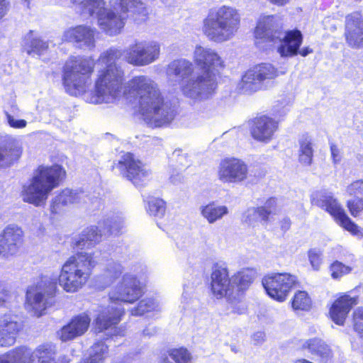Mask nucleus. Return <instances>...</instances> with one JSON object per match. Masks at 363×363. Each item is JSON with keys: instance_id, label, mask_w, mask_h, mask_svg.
Instances as JSON below:
<instances>
[{"instance_id": "nucleus-64", "label": "nucleus", "mask_w": 363, "mask_h": 363, "mask_svg": "<svg viewBox=\"0 0 363 363\" xmlns=\"http://www.w3.org/2000/svg\"><path fill=\"white\" fill-rule=\"evenodd\" d=\"M150 330V329H149V328H147V329L144 330H143V334H144L145 335H153V334L155 333V330H152V331H151V332H150V331H149Z\"/></svg>"}, {"instance_id": "nucleus-60", "label": "nucleus", "mask_w": 363, "mask_h": 363, "mask_svg": "<svg viewBox=\"0 0 363 363\" xmlns=\"http://www.w3.org/2000/svg\"><path fill=\"white\" fill-rule=\"evenodd\" d=\"M158 363H173L169 359L168 352L167 353L162 354L158 360Z\"/></svg>"}, {"instance_id": "nucleus-62", "label": "nucleus", "mask_w": 363, "mask_h": 363, "mask_svg": "<svg viewBox=\"0 0 363 363\" xmlns=\"http://www.w3.org/2000/svg\"><path fill=\"white\" fill-rule=\"evenodd\" d=\"M313 52L312 49H311L310 48L308 47H306V48H302L300 51H299V54L303 56V57H306L307 56L308 54L311 53Z\"/></svg>"}, {"instance_id": "nucleus-55", "label": "nucleus", "mask_w": 363, "mask_h": 363, "mask_svg": "<svg viewBox=\"0 0 363 363\" xmlns=\"http://www.w3.org/2000/svg\"><path fill=\"white\" fill-rule=\"evenodd\" d=\"M347 207L353 216H357L359 213L363 211V200L355 199L347 202Z\"/></svg>"}, {"instance_id": "nucleus-10", "label": "nucleus", "mask_w": 363, "mask_h": 363, "mask_svg": "<svg viewBox=\"0 0 363 363\" xmlns=\"http://www.w3.org/2000/svg\"><path fill=\"white\" fill-rule=\"evenodd\" d=\"M55 346L51 343L39 345L34 351L26 346L16 347L0 355V363H55Z\"/></svg>"}, {"instance_id": "nucleus-5", "label": "nucleus", "mask_w": 363, "mask_h": 363, "mask_svg": "<svg viewBox=\"0 0 363 363\" xmlns=\"http://www.w3.org/2000/svg\"><path fill=\"white\" fill-rule=\"evenodd\" d=\"M96 264L94 253L78 252L62 265L58 278L59 285L67 292L77 291L86 283Z\"/></svg>"}, {"instance_id": "nucleus-33", "label": "nucleus", "mask_w": 363, "mask_h": 363, "mask_svg": "<svg viewBox=\"0 0 363 363\" xmlns=\"http://www.w3.org/2000/svg\"><path fill=\"white\" fill-rule=\"evenodd\" d=\"M278 212L277 200L274 198L269 199L264 206L257 208H249L245 213V221L252 223L257 218L264 222L270 220V216Z\"/></svg>"}, {"instance_id": "nucleus-38", "label": "nucleus", "mask_w": 363, "mask_h": 363, "mask_svg": "<svg viewBox=\"0 0 363 363\" xmlns=\"http://www.w3.org/2000/svg\"><path fill=\"white\" fill-rule=\"evenodd\" d=\"M298 160L301 164L309 166L313 157V139L307 134L303 135L299 140Z\"/></svg>"}, {"instance_id": "nucleus-31", "label": "nucleus", "mask_w": 363, "mask_h": 363, "mask_svg": "<svg viewBox=\"0 0 363 363\" xmlns=\"http://www.w3.org/2000/svg\"><path fill=\"white\" fill-rule=\"evenodd\" d=\"M358 303L357 297L344 294L337 298L330 309V315L333 321L339 325H343L351 308Z\"/></svg>"}, {"instance_id": "nucleus-7", "label": "nucleus", "mask_w": 363, "mask_h": 363, "mask_svg": "<svg viewBox=\"0 0 363 363\" xmlns=\"http://www.w3.org/2000/svg\"><path fill=\"white\" fill-rule=\"evenodd\" d=\"M127 13L145 16V4L140 0H121L118 5L113 9H106L98 19L99 28L106 34L113 36L119 34L123 28Z\"/></svg>"}, {"instance_id": "nucleus-47", "label": "nucleus", "mask_w": 363, "mask_h": 363, "mask_svg": "<svg viewBox=\"0 0 363 363\" xmlns=\"http://www.w3.org/2000/svg\"><path fill=\"white\" fill-rule=\"evenodd\" d=\"M169 356L175 363H189L191 355L186 349H172L168 351Z\"/></svg>"}, {"instance_id": "nucleus-1", "label": "nucleus", "mask_w": 363, "mask_h": 363, "mask_svg": "<svg viewBox=\"0 0 363 363\" xmlns=\"http://www.w3.org/2000/svg\"><path fill=\"white\" fill-rule=\"evenodd\" d=\"M121 56L122 52L115 48L101 53L97 60L100 69L90 102L115 104L123 96L137 97L138 113L147 125L158 128L169 124L174 118L175 111L171 104L164 101L155 81L147 76H137L128 82L124 89V70L118 63Z\"/></svg>"}, {"instance_id": "nucleus-46", "label": "nucleus", "mask_w": 363, "mask_h": 363, "mask_svg": "<svg viewBox=\"0 0 363 363\" xmlns=\"http://www.w3.org/2000/svg\"><path fill=\"white\" fill-rule=\"evenodd\" d=\"M312 301L308 293L305 291H298L295 293L291 306L294 311H308L311 308Z\"/></svg>"}, {"instance_id": "nucleus-13", "label": "nucleus", "mask_w": 363, "mask_h": 363, "mask_svg": "<svg viewBox=\"0 0 363 363\" xmlns=\"http://www.w3.org/2000/svg\"><path fill=\"white\" fill-rule=\"evenodd\" d=\"M128 63L138 67L150 65L160 55V44L155 40H136L124 51Z\"/></svg>"}, {"instance_id": "nucleus-14", "label": "nucleus", "mask_w": 363, "mask_h": 363, "mask_svg": "<svg viewBox=\"0 0 363 363\" xmlns=\"http://www.w3.org/2000/svg\"><path fill=\"white\" fill-rule=\"evenodd\" d=\"M262 282L272 298L283 302L297 284V277L290 273H274L265 276Z\"/></svg>"}, {"instance_id": "nucleus-56", "label": "nucleus", "mask_w": 363, "mask_h": 363, "mask_svg": "<svg viewBox=\"0 0 363 363\" xmlns=\"http://www.w3.org/2000/svg\"><path fill=\"white\" fill-rule=\"evenodd\" d=\"M330 152L333 162L337 164L340 162L342 159V154L338 146L334 143L330 144Z\"/></svg>"}, {"instance_id": "nucleus-40", "label": "nucleus", "mask_w": 363, "mask_h": 363, "mask_svg": "<svg viewBox=\"0 0 363 363\" xmlns=\"http://www.w3.org/2000/svg\"><path fill=\"white\" fill-rule=\"evenodd\" d=\"M262 88V84L260 83L254 73L248 69L242 77L240 82L238 84V90L243 94H250L260 90Z\"/></svg>"}, {"instance_id": "nucleus-28", "label": "nucleus", "mask_w": 363, "mask_h": 363, "mask_svg": "<svg viewBox=\"0 0 363 363\" xmlns=\"http://www.w3.org/2000/svg\"><path fill=\"white\" fill-rule=\"evenodd\" d=\"M194 72L192 62L184 58L172 60L166 69L168 80L180 86Z\"/></svg>"}, {"instance_id": "nucleus-50", "label": "nucleus", "mask_w": 363, "mask_h": 363, "mask_svg": "<svg viewBox=\"0 0 363 363\" xmlns=\"http://www.w3.org/2000/svg\"><path fill=\"white\" fill-rule=\"evenodd\" d=\"M353 328L359 335L363 336V307H358L353 312Z\"/></svg>"}, {"instance_id": "nucleus-41", "label": "nucleus", "mask_w": 363, "mask_h": 363, "mask_svg": "<svg viewBox=\"0 0 363 363\" xmlns=\"http://www.w3.org/2000/svg\"><path fill=\"white\" fill-rule=\"evenodd\" d=\"M303 348L308 349L314 356L327 360L330 357L331 350L330 347L320 339L308 340L303 345Z\"/></svg>"}, {"instance_id": "nucleus-35", "label": "nucleus", "mask_w": 363, "mask_h": 363, "mask_svg": "<svg viewBox=\"0 0 363 363\" xmlns=\"http://www.w3.org/2000/svg\"><path fill=\"white\" fill-rule=\"evenodd\" d=\"M137 189L141 191L143 201L147 203L146 210L147 213L153 216L162 217L166 211V203L163 199L153 197L143 190L145 186L143 183H137Z\"/></svg>"}, {"instance_id": "nucleus-52", "label": "nucleus", "mask_w": 363, "mask_h": 363, "mask_svg": "<svg viewBox=\"0 0 363 363\" xmlns=\"http://www.w3.org/2000/svg\"><path fill=\"white\" fill-rule=\"evenodd\" d=\"M59 195L65 196L63 198L66 202L62 203V204L66 206L72 203H79L83 196L68 189L63 190Z\"/></svg>"}, {"instance_id": "nucleus-15", "label": "nucleus", "mask_w": 363, "mask_h": 363, "mask_svg": "<svg viewBox=\"0 0 363 363\" xmlns=\"http://www.w3.org/2000/svg\"><path fill=\"white\" fill-rule=\"evenodd\" d=\"M256 277V270L252 268L242 269L230 277L231 287H233L235 301V305H233V313L238 314L245 313L246 305L243 301V295Z\"/></svg>"}, {"instance_id": "nucleus-18", "label": "nucleus", "mask_w": 363, "mask_h": 363, "mask_svg": "<svg viewBox=\"0 0 363 363\" xmlns=\"http://www.w3.org/2000/svg\"><path fill=\"white\" fill-rule=\"evenodd\" d=\"M23 231L15 225H8L0 235V256L4 258L16 255L22 244Z\"/></svg>"}, {"instance_id": "nucleus-22", "label": "nucleus", "mask_w": 363, "mask_h": 363, "mask_svg": "<svg viewBox=\"0 0 363 363\" xmlns=\"http://www.w3.org/2000/svg\"><path fill=\"white\" fill-rule=\"evenodd\" d=\"M277 129V121L270 117L262 116L252 121L250 133L255 140L268 143L272 140Z\"/></svg>"}, {"instance_id": "nucleus-2", "label": "nucleus", "mask_w": 363, "mask_h": 363, "mask_svg": "<svg viewBox=\"0 0 363 363\" xmlns=\"http://www.w3.org/2000/svg\"><path fill=\"white\" fill-rule=\"evenodd\" d=\"M145 284L135 274H125L122 279L109 291L111 303L100 306L94 320L95 330L99 333L108 331L111 336H123L125 330L117 328L124 313V309L117 302L133 303L144 294Z\"/></svg>"}, {"instance_id": "nucleus-49", "label": "nucleus", "mask_w": 363, "mask_h": 363, "mask_svg": "<svg viewBox=\"0 0 363 363\" xmlns=\"http://www.w3.org/2000/svg\"><path fill=\"white\" fill-rule=\"evenodd\" d=\"M330 269L331 272V276L333 279H339L351 272V268L350 267L346 266L338 261L334 262L330 265Z\"/></svg>"}, {"instance_id": "nucleus-58", "label": "nucleus", "mask_w": 363, "mask_h": 363, "mask_svg": "<svg viewBox=\"0 0 363 363\" xmlns=\"http://www.w3.org/2000/svg\"><path fill=\"white\" fill-rule=\"evenodd\" d=\"M291 226V220L288 218H284L281 221V228L284 231H286L289 229Z\"/></svg>"}, {"instance_id": "nucleus-29", "label": "nucleus", "mask_w": 363, "mask_h": 363, "mask_svg": "<svg viewBox=\"0 0 363 363\" xmlns=\"http://www.w3.org/2000/svg\"><path fill=\"white\" fill-rule=\"evenodd\" d=\"M22 153L18 143L9 135L0 136V168H6L17 161Z\"/></svg>"}, {"instance_id": "nucleus-30", "label": "nucleus", "mask_w": 363, "mask_h": 363, "mask_svg": "<svg viewBox=\"0 0 363 363\" xmlns=\"http://www.w3.org/2000/svg\"><path fill=\"white\" fill-rule=\"evenodd\" d=\"M116 167L129 180L141 179L148 173L146 167L130 152L124 153Z\"/></svg>"}, {"instance_id": "nucleus-8", "label": "nucleus", "mask_w": 363, "mask_h": 363, "mask_svg": "<svg viewBox=\"0 0 363 363\" xmlns=\"http://www.w3.org/2000/svg\"><path fill=\"white\" fill-rule=\"evenodd\" d=\"M57 289L55 281L50 277L43 276L35 286H30L26 291V307L39 317L43 312L54 303Z\"/></svg>"}, {"instance_id": "nucleus-20", "label": "nucleus", "mask_w": 363, "mask_h": 363, "mask_svg": "<svg viewBox=\"0 0 363 363\" xmlns=\"http://www.w3.org/2000/svg\"><path fill=\"white\" fill-rule=\"evenodd\" d=\"M23 328L18 317L11 313H5L0 316V347L13 346Z\"/></svg>"}, {"instance_id": "nucleus-26", "label": "nucleus", "mask_w": 363, "mask_h": 363, "mask_svg": "<svg viewBox=\"0 0 363 363\" xmlns=\"http://www.w3.org/2000/svg\"><path fill=\"white\" fill-rule=\"evenodd\" d=\"M218 174L221 179H234L242 182L247 177V167L240 159L226 157L220 163Z\"/></svg>"}, {"instance_id": "nucleus-12", "label": "nucleus", "mask_w": 363, "mask_h": 363, "mask_svg": "<svg viewBox=\"0 0 363 363\" xmlns=\"http://www.w3.org/2000/svg\"><path fill=\"white\" fill-rule=\"evenodd\" d=\"M311 199L313 204L328 211L343 228L354 235L363 237V230L350 220L330 192H317L312 195Z\"/></svg>"}, {"instance_id": "nucleus-27", "label": "nucleus", "mask_w": 363, "mask_h": 363, "mask_svg": "<svg viewBox=\"0 0 363 363\" xmlns=\"http://www.w3.org/2000/svg\"><path fill=\"white\" fill-rule=\"evenodd\" d=\"M345 36L351 47H363V18L359 12H354L346 16Z\"/></svg>"}, {"instance_id": "nucleus-48", "label": "nucleus", "mask_w": 363, "mask_h": 363, "mask_svg": "<svg viewBox=\"0 0 363 363\" xmlns=\"http://www.w3.org/2000/svg\"><path fill=\"white\" fill-rule=\"evenodd\" d=\"M18 108L17 106H12L11 113L7 111L5 112L7 122L10 127L13 128H23L26 126L27 122L23 119H16L14 116L17 115Z\"/></svg>"}, {"instance_id": "nucleus-54", "label": "nucleus", "mask_w": 363, "mask_h": 363, "mask_svg": "<svg viewBox=\"0 0 363 363\" xmlns=\"http://www.w3.org/2000/svg\"><path fill=\"white\" fill-rule=\"evenodd\" d=\"M64 195H58L52 201L50 206V211L53 214H60L65 210V205L62 203H65L66 201L64 199Z\"/></svg>"}, {"instance_id": "nucleus-34", "label": "nucleus", "mask_w": 363, "mask_h": 363, "mask_svg": "<svg viewBox=\"0 0 363 363\" xmlns=\"http://www.w3.org/2000/svg\"><path fill=\"white\" fill-rule=\"evenodd\" d=\"M75 6V9L81 15L92 16L96 15L97 20L101 13L106 9L104 0H69Z\"/></svg>"}, {"instance_id": "nucleus-19", "label": "nucleus", "mask_w": 363, "mask_h": 363, "mask_svg": "<svg viewBox=\"0 0 363 363\" xmlns=\"http://www.w3.org/2000/svg\"><path fill=\"white\" fill-rule=\"evenodd\" d=\"M96 28L88 26L80 25L72 27L64 31L62 40L74 43L80 48L92 50L95 48Z\"/></svg>"}, {"instance_id": "nucleus-23", "label": "nucleus", "mask_w": 363, "mask_h": 363, "mask_svg": "<svg viewBox=\"0 0 363 363\" xmlns=\"http://www.w3.org/2000/svg\"><path fill=\"white\" fill-rule=\"evenodd\" d=\"M90 322L89 316L85 313L74 316L57 332V336L62 342L74 340L87 331Z\"/></svg>"}, {"instance_id": "nucleus-53", "label": "nucleus", "mask_w": 363, "mask_h": 363, "mask_svg": "<svg viewBox=\"0 0 363 363\" xmlns=\"http://www.w3.org/2000/svg\"><path fill=\"white\" fill-rule=\"evenodd\" d=\"M12 298L13 295L9 291L6 286L0 281V308L7 307Z\"/></svg>"}, {"instance_id": "nucleus-36", "label": "nucleus", "mask_w": 363, "mask_h": 363, "mask_svg": "<svg viewBox=\"0 0 363 363\" xmlns=\"http://www.w3.org/2000/svg\"><path fill=\"white\" fill-rule=\"evenodd\" d=\"M123 272V266L115 261H109L106 264L103 274L99 277L98 283L100 287L106 288L118 279Z\"/></svg>"}, {"instance_id": "nucleus-45", "label": "nucleus", "mask_w": 363, "mask_h": 363, "mask_svg": "<svg viewBox=\"0 0 363 363\" xmlns=\"http://www.w3.org/2000/svg\"><path fill=\"white\" fill-rule=\"evenodd\" d=\"M107 352L108 347L103 342H96L89 349V356L84 363H101Z\"/></svg>"}, {"instance_id": "nucleus-59", "label": "nucleus", "mask_w": 363, "mask_h": 363, "mask_svg": "<svg viewBox=\"0 0 363 363\" xmlns=\"http://www.w3.org/2000/svg\"><path fill=\"white\" fill-rule=\"evenodd\" d=\"M289 111V104H287L286 106H284L281 109L279 108V106H277L275 111L277 112V116H281L285 115Z\"/></svg>"}, {"instance_id": "nucleus-39", "label": "nucleus", "mask_w": 363, "mask_h": 363, "mask_svg": "<svg viewBox=\"0 0 363 363\" xmlns=\"http://www.w3.org/2000/svg\"><path fill=\"white\" fill-rule=\"evenodd\" d=\"M201 213L209 223L212 224L227 215L228 213V208L225 206L211 203L201 207Z\"/></svg>"}, {"instance_id": "nucleus-61", "label": "nucleus", "mask_w": 363, "mask_h": 363, "mask_svg": "<svg viewBox=\"0 0 363 363\" xmlns=\"http://www.w3.org/2000/svg\"><path fill=\"white\" fill-rule=\"evenodd\" d=\"M6 12L5 0H0V18H1Z\"/></svg>"}, {"instance_id": "nucleus-63", "label": "nucleus", "mask_w": 363, "mask_h": 363, "mask_svg": "<svg viewBox=\"0 0 363 363\" xmlns=\"http://www.w3.org/2000/svg\"><path fill=\"white\" fill-rule=\"evenodd\" d=\"M145 9H147V8L145 7ZM146 11H147V9H146ZM127 14H128V16H132L133 18H135V20H140V18H138L137 16H138V17H142V19H143V18H144V17H145V16L147 15V13L145 16H142V15H139V14H133H133H132V13H127Z\"/></svg>"}, {"instance_id": "nucleus-57", "label": "nucleus", "mask_w": 363, "mask_h": 363, "mask_svg": "<svg viewBox=\"0 0 363 363\" xmlns=\"http://www.w3.org/2000/svg\"><path fill=\"white\" fill-rule=\"evenodd\" d=\"M264 333L262 332H257L255 333L253 336H252V339H253V341L256 343V344H259L261 342L263 341L264 340Z\"/></svg>"}, {"instance_id": "nucleus-4", "label": "nucleus", "mask_w": 363, "mask_h": 363, "mask_svg": "<svg viewBox=\"0 0 363 363\" xmlns=\"http://www.w3.org/2000/svg\"><path fill=\"white\" fill-rule=\"evenodd\" d=\"M240 24V15L232 6H221L209 11L203 21L202 30L211 41L223 43L231 40Z\"/></svg>"}, {"instance_id": "nucleus-44", "label": "nucleus", "mask_w": 363, "mask_h": 363, "mask_svg": "<svg viewBox=\"0 0 363 363\" xmlns=\"http://www.w3.org/2000/svg\"><path fill=\"white\" fill-rule=\"evenodd\" d=\"M160 309L159 302L153 298H145L139 301L136 307L130 310L132 315H142L145 313L158 311Z\"/></svg>"}, {"instance_id": "nucleus-37", "label": "nucleus", "mask_w": 363, "mask_h": 363, "mask_svg": "<svg viewBox=\"0 0 363 363\" xmlns=\"http://www.w3.org/2000/svg\"><path fill=\"white\" fill-rule=\"evenodd\" d=\"M23 46L28 55H40L48 49V44L30 30L25 36Z\"/></svg>"}, {"instance_id": "nucleus-9", "label": "nucleus", "mask_w": 363, "mask_h": 363, "mask_svg": "<svg viewBox=\"0 0 363 363\" xmlns=\"http://www.w3.org/2000/svg\"><path fill=\"white\" fill-rule=\"evenodd\" d=\"M98 226H89L76 237L74 245L79 248H90L101 241L103 236L117 235L124 227V218L117 216L99 221Z\"/></svg>"}, {"instance_id": "nucleus-16", "label": "nucleus", "mask_w": 363, "mask_h": 363, "mask_svg": "<svg viewBox=\"0 0 363 363\" xmlns=\"http://www.w3.org/2000/svg\"><path fill=\"white\" fill-rule=\"evenodd\" d=\"M211 291L218 299L225 298L230 308L233 312V305H235L231 280L228 271L225 267H216L211 275Z\"/></svg>"}, {"instance_id": "nucleus-11", "label": "nucleus", "mask_w": 363, "mask_h": 363, "mask_svg": "<svg viewBox=\"0 0 363 363\" xmlns=\"http://www.w3.org/2000/svg\"><path fill=\"white\" fill-rule=\"evenodd\" d=\"M216 74L208 72L195 71L180 86L183 95L194 101L211 96L216 88Z\"/></svg>"}, {"instance_id": "nucleus-43", "label": "nucleus", "mask_w": 363, "mask_h": 363, "mask_svg": "<svg viewBox=\"0 0 363 363\" xmlns=\"http://www.w3.org/2000/svg\"><path fill=\"white\" fill-rule=\"evenodd\" d=\"M199 306V300L195 296V289L189 284L184 285L181 307L184 310H196Z\"/></svg>"}, {"instance_id": "nucleus-6", "label": "nucleus", "mask_w": 363, "mask_h": 363, "mask_svg": "<svg viewBox=\"0 0 363 363\" xmlns=\"http://www.w3.org/2000/svg\"><path fill=\"white\" fill-rule=\"evenodd\" d=\"M94 65V60L91 57H71L63 69L62 80L66 91L73 96L84 92L91 83Z\"/></svg>"}, {"instance_id": "nucleus-32", "label": "nucleus", "mask_w": 363, "mask_h": 363, "mask_svg": "<svg viewBox=\"0 0 363 363\" xmlns=\"http://www.w3.org/2000/svg\"><path fill=\"white\" fill-rule=\"evenodd\" d=\"M65 176V170L59 164L40 165L34 171L31 182H61Z\"/></svg>"}, {"instance_id": "nucleus-24", "label": "nucleus", "mask_w": 363, "mask_h": 363, "mask_svg": "<svg viewBox=\"0 0 363 363\" xmlns=\"http://www.w3.org/2000/svg\"><path fill=\"white\" fill-rule=\"evenodd\" d=\"M90 322L89 316L85 313L74 316L57 332V336L62 342L74 340L87 331Z\"/></svg>"}, {"instance_id": "nucleus-42", "label": "nucleus", "mask_w": 363, "mask_h": 363, "mask_svg": "<svg viewBox=\"0 0 363 363\" xmlns=\"http://www.w3.org/2000/svg\"><path fill=\"white\" fill-rule=\"evenodd\" d=\"M250 70L257 77L261 84L266 79H272L278 76L277 69L269 63H262L251 68Z\"/></svg>"}, {"instance_id": "nucleus-51", "label": "nucleus", "mask_w": 363, "mask_h": 363, "mask_svg": "<svg viewBox=\"0 0 363 363\" xmlns=\"http://www.w3.org/2000/svg\"><path fill=\"white\" fill-rule=\"evenodd\" d=\"M308 257L312 268L318 271L319 270L323 262L322 252L318 249H311L308 252Z\"/></svg>"}, {"instance_id": "nucleus-17", "label": "nucleus", "mask_w": 363, "mask_h": 363, "mask_svg": "<svg viewBox=\"0 0 363 363\" xmlns=\"http://www.w3.org/2000/svg\"><path fill=\"white\" fill-rule=\"evenodd\" d=\"M193 59L194 63L200 68L199 72H208L215 74L224 67V62L213 49L208 47L197 45L194 50Z\"/></svg>"}, {"instance_id": "nucleus-21", "label": "nucleus", "mask_w": 363, "mask_h": 363, "mask_svg": "<svg viewBox=\"0 0 363 363\" xmlns=\"http://www.w3.org/2000/svg\"><path fill=\"white\" fill-rule=\"evenodd\" d=\"M58 183H28L23 186L21 197L24 202L35 206L45 203L48 194L57 186Z\"/></svg>"}, {"instance_id": "nucleus-25", "label": "nucleus", "mask_w": 363, "mask_h": 363, "mask_svg": "<svg viewBox=\"0 0 363 363\" xmlns=\"http://www.w3.org/2000/svg\"><path fill=\"white\" fill-rule=\"evenodd\" d=\"M90 322L89 316L85 313L74 316L57 332V336L62 342L74 340L87 331Z\"/></svg>"}, {"instance_id": "nucleus-3", "label": "nucleus", "mask_w": 363, "mask_h": 363, "mask_svg": "<svg viewBox=\"0 0 363 363\" xmlns=\"http://www.w3.org/2000/svg\"><path fill=\"white\" fill-rule=\"evenodd\" d=\"M282 23L277 16H264L259 18L255 29V36L266 41L277 43V52L282 57H293L298 52L303 35L298 30L281 31Z\"/></svg>"}]
</instances>
